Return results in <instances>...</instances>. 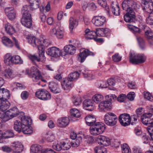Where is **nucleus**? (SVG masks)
Listing matches in <instances>:
<instances>
[{
    "label": "nucleus",
    "mask_w": 153,
    "mask_h": 153,
    "mask_svg": "<svg viewBox=\"0 0 153 153\" xmlns=\"http://www.w3.org/2000/svg\"><path fill=\"white\" fill-rule=\"evenodd\" d=\"M30 8V6L26 5L23 7L22 10V16L21 22L24 26L27 28H30L32 25L31 15L28 10Z\"/></svg>",
    "instance_id": "obj_1"
},
{
    "label": "nucleus",
    "mask_w": 153,
    "mask_h": 153,
    "mask_svg": "<svg viewBox=\"0 0 153 153\" xmlns=\"http://www.w3.org/2000/svg\"><path fill=\"white\" fill-rule=\"evenodd\" d=\"M26 72L30 77H31L33 82H38L37 84H39L40 81L46 82V81L43 79L40 73L37 68L35 67H31L30 73L28 69H26Z\"/></svg>",
    "instance_id": "obj_2"
},
{
    "label": "nucleus",
    "mask_w": 153,
    "mask_h": 153,
    "mask_svg": "<svg viewBox=\"0 0 153 153\" xmlns=\"http://www.w3.org/2000/svg\"><path fill=\"white\" fill-rule=\"evenodd\" d=\"M105 128V125L104 123L98 122L90 127V132L92 135L97 136L102 134L104 131Z\"/></svg>",
    "instance_id": "obj_3"
},
{
    "label": "nucleus",
    "mask_w": 153,
    "mask_h": 153,
    "mask_svg": "<svg viewBox=\"0 0 153 153\" xmlns=\"http://www.w3.org/2000/svg\"><path fill=\"white\" fill-rule=\"evenodd\" d=\"M146 57L143 54H137L133 52L130 53V62L134 64H138L144 62Z\"/></svg>",
    "instance_id": "obj_4"
},
{
    "label": "nucleus",
    "mask_w": 153,
    "mask_h": 153,
    "mask_svg": "<svg viewBox=\"0 0 153 153\" xmlns=\"http://www.w3.org/2000/svg\"><path fill=\"white\" fill-rule=\"evenodd\" d=\"M138 8L137 4L135 7H132L128 8L126 10V13L124 16L125 21L126 22H132L135 18V10Z\"/></svg>",
    "instance_id": "obj_5"
},
{
    "label": "nucleus",
    "mask_w": 153,
    "mask_h": 153,
    "mask_svg": "<svg viewBox=\"0 0 153 153\" xmlns=\"http://www.w3.org/2000/svg\"><path fill=\"white\" fill-rule=\"evenodd\" d=\"M105 123L107 125L112 126L115 125L117 121V117L115 114L111 112L106 113L104 116Z\"/></svg>",
    "instance_id": "obj_6"
},
{
    "label": "nucleus",
    "mask_w": 153,
    "mask_h": 153,
    "mask_svg": "<svg viewBox=\"0 0 153 153\" xmlns=\"http://www.w3.org/2000/svg\"><path fill=\"white\" fill-rule=\"evenodd\" d=\"M35 95L39 99L44 100H50L51 98L50 94L45 89H39L36 92Z\"/></svg>",
    "instance_id": "obj_7"
},
{
    "label": "nucleus",
    "mask_w": 153,
    "mask_h": 153,
    "mask_svg": "<svg viewBox=\"0 0 153 153\" xmlns=\"http://www.w3.org/2000/svg\"><path fill=\"white\" fill-rule=\"evenodd\" d=\"M112 107L111 102L109 100H104L99 104L98 109L100 112H105L110 110Z\"/></svg>",
    "instance_id": "obj_8"
},
{
    "label": "nucleus",
    "mask_w": 153,
    "mask_h": 153,
    "mask_svg": "<svg viewBox=\"0 0 153 153\" xmlns=\"http://www.w3.org/2000/svg\"><path fill=\"white\" fill-rule=\"evenodd\" d=\"M93 24L97 27L102 26L106 22L105 18L102 16H96L94 17L92 20Z\"/></svg>",
    "instance_id": "obj_9"
},
{
    "label": "nucleus",
    "mask_w": 153,
    "mask_h": 153,
    "mask_svg": "<svg viewBox=\"0 0 153 153\" xmlns=\"http://www.w3.org/2000/svg\"><path fill=\"white\" fill-rule=\"evenodd\" d=\"M44 51L45 49H40V50H38V57H37L35 55H28V57L32 61L35 60L37 61L38 62H39L40 61H44L45 59L44 55Z\"/></svg>",
    "instance_id": "obj_10"
},
{
    "label": "nucleus",
    "mask_w": 153,
    "mask_h": 153,
    "mask_svg": "<svg viewBox=\"0 0 153 153\" xmlns=\"http://www.w3.org/2000/svg\"><path fill=\"white\" fill-rule=\"evenodd\" d=\"M119 120L122 126H125L130 124L131 120L129 115L125 113L122 114L120 116Z\"/></svg>",
    "instance_id": "obj_11"
},
{
    "label": "nucleus",
    "mask_w": 153,
    "mask_h": 153,
    "mask_svg": "<svg viewBox=\"0 0 153 153\" xmlns=\"http://www.w3.org/2000/svg\"><path fill=\"white\" fill-rule=\"evenodd\" d=\"M47 53L51 56L57 57L59 56L61 53V50L55 47H53L48 48Z\"/></svg>",
    "instance_id": "obj_12"
},
{
    "label": "nucleus",
    "mask_w": 153,
    "mask_h": 153,
    "mask_svg": "<svg viewBox=\"0 0 153 153\" xmlns=\"http://www.w3.org/2000/svg\"><path fill=\"white\" fill-rule=\"evenodd\" d=\"M95 140L99 144L104 146H107L110 144L109 139L107 137L102 135H99L96 138Z\"/></svg>",
    "instance_id": "obj_13"
},
{
    "label": "nucleus",
    "mask_w": 153,
    "mask_h": 153,
    "mask_svg": "<svg viewBox=\"0 0 153 153\" xmlns=\"http://www.w3.org/2000/svg\"><path fill=\"white\" fill-rule=\"evenodd\" d=\"M5 12L7 17L11 20L14 19L16 17V12L13 7H6Z\"/></svg>",
    "instance_id": "obj_14"
},
{
    "label": "nucleus",
    "mask_w": 153,
    "mask_h": 153,
    "mask_svg": "<svg viewBox=\"0 0 153 153\" xmlns=\"http://www.w3.org/2000/svg\"><path fill=\"white\" fill-rule=\"evenodd\" d=\"M136 2L132 0H125L122 3V7L123 9L126 10L128 8L133 7H135L137 4Z\"/></svg>",
    "instance_id": "obj_15"
},
{
    "label": "nucleus",
    "mask_w": 153,
    "mask_h": 153,
    "mask_svg": "<svg viewBox=\"0 0 153 153\" xmlns=\"http://www.w3.org/2000/svg\"><path fill=\"white\" fill-rule=\"evenodd\" d=\"M69 123V120L67 117H61L57 120V124L60 128H64L67 126Z\"/></svg>",
    "instance_id": "obj_16"
},
{
    "label": "nucleus",
    "mask_w": 153,
    "mask_h": 153,
    "mask_svg": "<svg viewBox=\"0 0 153 153\" xmlns=\"http://www.w3.org/2000/svg\"><path fill=\"white\" fill-rule=\"evenodd\" d=\"M95 54V53L90 51L88 49H85L79 54L78 59H79L80 58L81 62H82L84 61L85 59L87 56L88 55L94 56Z\"/></svg>",
    "instance_id": "obj_17"
},
{
    "label": "nucleus",
    "mask_w": 153,
    "mask_h": 153,
    "mask_svg": "<svg viewBox=\"0 0 153 153\" xmlns=\"http://www.w3.org/2000/svg\"><path fill=\"white\" fill-rule=\"evenodd\" d=\"M29 43L34 47H38L39 50V46L41 43V41L34 36H30L29 37L28 40Z\"/></svg>",
    "instance_id": "obj_18"
},
{
    "label": "nucleus",
    "mask_w": 153,
    "mask_h": 153,
    "mask_svg": "<svg viewBox=\"0 0 153 153\" xmlns=\"http://www.w3.org/2000/svg\"><path fill=\"white\" fill-rule=\"evenodd\" d=\"M76 47L72 45H67L64 47V51L67 54L73 55L76 52Z\"/></svg>",
    "instance_id": "obj_19"
},
{
    "label": "nucleus",
    "mask_w": 153,
    "mask_h": 153,
    "mask_svg": "<svg viewBox=\"0 0 153 153\" xmlns=\"http://www.w3.org/2000/svg\"><path fill=\"white\" fill-rule=\"evenodd\" d=\"M49 88L51 91L54 93L57 94L60 92V90L58 87V84L54 82H51L49 83Z\"/></svg>",
    "instance_id": "obj_20"
},
{
    "label": "nucleus",
    "mask_w": 153,
    "mask_h": 153,
    "mask_svg": "<svg viewBox=\"0 0 153 153\" xmlns=\"http://www.w3.org/2000/svg\"><path fill=\"white\" fill-rule=\"evenodd\" d=\"M142 5L143 9H146L147 11L150 12L153 9V3L152 0H142Z\"/></svg>",
    "instance_id": "obj_21"
},
{
    "label": "nucleus",
    "mask_w": 153,
    "mask_h": 153,
    "mask_svg": "<svg viewBox=\"0 0 153 153\" xmlns=\"http://www.w3.org/2000/svg\"><path fill=\"white\" fill-rule=\"evenodd\" d=\"M72 82L68 77L64 79L61 83L62 88L65 90H68L72 87Z\"/></svg>",
    "instance_id": "obj_22"
},
{
    "label": "nucleus",
    "mask_w": 153,
    "mask_h": 153,
    "mask_svg": "<svg viewBox=\"0 0 153 153\" xmlns=\"http://www.w3.org/2000/svg\"><path fill=\"white\" fill-rule=\"evenodd\" d=\"M28 1L30 4V5H28L30 7V8L28 9L29 10H33L39 7V5L41 4L40 0H28Z\"/></svg>",
    "instance_id": "obj_23"
},
{
    "label": "nucleus",
    "mask_w": 153,
    "mask_h": 153,
    "mask_svg": "<svg viewBox=\"0 0 153 153\" xmlns=\"http://www.w3.org/2000/svg\"><path fill=\"white\" fill-rule=\"evenodd\" d=\"M28 1L30 4V5H28L30 7V8L28 9L29 10H33L39 7V5L41 4L40 0H28Z\"/></svg>",
    "instance_id": "obj_24"
},
{
    "label": "nucleus",
    "mask_w": 153,
    "mask_h": 153,
    "mask_svg": "<svg viewBox=\"0 0 153 153\" xmlns=\"http://www.w3.org/2000/svg\"><path fill=\"white\" fill-rule=\"evenodd\" d=\"M13 150L15 153H19L23 150V146L22 144L18 142H16L13 144Z\"/></svg>",
    "instance_id": "obj_25"
},
{
    "label": "nucleus",
    "mask_w": 153,
    "mask_h": 153,
    "mask_svg": "<svg viewBox=\"0 0 153 153\" xmlns=\"http://www.w3.org/2000/svg\"><path fill=\"white\" fill-rule=\"evenodd\" d=\"M69 28L71 33L73 32V30L78 25V22L75 19L71 17L69 20Z\"/></svg>",
    "instance_id": "obj_26"
},
{
    "label": "nucleus",
    "mask_w": 153,
    "mask_h": 153,
    "mask_svg": "<svg viewBox=\"0 0 153 153\" xmlns=\"http://www.w3.org/2000/svg\"><path fill=\"white\" fill-rule=\"evenodd\" d=\"M10 105V103L7 100L0 101V112L7 110L9 108Z\"/></svg>",
    "instance_id": "obj_27"
},
{
    "label": "nucleus",
    "mask_w": 153,
    "mask_h": 153,
    "mask_svg": "<svg viewBox=\"0 0 153 153\" xmlns=\"http://www.w3.org/2000/svg\"><path fill=\"white\" fill-rule=\"evenodd\" d=\"M93 102L91 100H86L83 102V106L86 110L91 111L93 109Z\"/></svg>",
    "instance_id": "obj_28"
},
{
    "label": "nucleus",
    "mask_w": 153,
    "mask_h": 153,
    "mask_svg": "<svg viewBox=\"0 0 153 153\" xmlns=\"http://www.w3.org/2000/svg\"><path fill=\"white\" fill-rule=\"evenodd\" d=\"M86 123L89 126L93 125L96 121L95 117L92 115H89L85 117Z\"/></svg>",
    "instance_id": "obj_29"
},
{
    "label": "nucleus",
    "mask_w": 153,
    "mask_h": 153,
    "mask_svg": "<svg viewBox=\"0 0 153 153\" xmlns=\"http://www.w3.org/2000/svg\"><path fill=\"white\" fill-rule=\"evenodd\" d=\"M85 37L87 39H94L95 35H96V32L93 31H90L88 29H86L85 30Z\"/></svg>",
    "instance_id": "obj_30"
},
{
    "label": "nucleus",
    "mask_w": 153,
    "mask_h": 153,
    "mask_svg": "<svg viewBox=\"0 0 153 153\" xmlns=\"http://www.w3.org/2000/svg\"><path fill=\"white\" fill-rule=\"evenodd\" d=\"M42 151V147L40 145L34 144L30 147L31 153H40Z\"/></svg>",
    "instance_id": "obj_31"
},
{
    "label": "nucleus",
    "mask_w": 153,
    "mask_h": 153,
    "mask_svg": "<svg viewBox=\"0 0 153 153\" xmlns=\"http://www.w3.org/2000/svg\"><path fill=\"white\" fill-rule=\"evenodd\" d=\"M92 99L95 103L98 104L103 100L104 97L101 94L97 93L92 96Z\"/></svg>",
    "instance_id": "obj_32"
},
{
    "label": "nucleus",
    "mask_w": 153,
    "mask_h": 153,
    "mask_svg": "<svg viewBox=\"0 0 153 153\" xmlns=\"http://www.w3.org/2000/svg\"><path fill=\"white\" fill-rule=\"evenodd\" d=\"M111 10L113 14L116 16H118L120 14V8L118 4L113 2L111 5Z\"/></svg>",
    "instance_id": "obj_33"
},
{
    "label": "nucleus",
    "mask_w": 153,
    "mask_h": 153,
    "mask_svg": "<svg viewBox=\"0 0 153 153\" xmlns=\"http://www.w3.org/2000/svg\"><path fill=\"white\" fill-rule=\"evenodd\" d=\"M5 29L7 33L10 35L13 34L16 32L13 27L8 23L5 25Z\"/></svg>",
    "instance_id": "obj_34"
},
{
    "label": "nucleus",
    "mask_w": 153,
    "mask_h": 153,
    "mask_svg": "<svg viewBox=\"0 0 153 153\" xmlns=\"http://www.w3.org/2000/svg\"><path fill=\"white\" fill-rule=\"evenodd\" d=\"M83 137H84V134H83L78 135V136L76 141L71 143L72 146L74 147H78L79 146L80 143L82 142V138Z\"/></svg>",
    "instance_id": "obj_35"
},
{
    "label": "nucleus",
    "mask_w": 153,
    "mask_h": 153,
    "mask_svg": "<svg viewBox=\"0 0 153 153\" xmlns=\"http://www.w3.org/2000/svg\"><path fill=\"white\" fill-rule=\"evenodd\" d=\"M3 44L6 46L11 48L13 46V44L11 40L8 38L4 36L1 38Z\"/></svg>",
    "instance_id": "obj_36"
},
{
    "label": "nucleus",
    "mask_w": 153,
    "mask_h": 153,
    "mask_svg": "<svg viewBox=\"0 0 153 153\" xmlns=\"http://www.w3.org/2000/svg\"><path fill=\"white\" fill-rule=\"evenodd\" d=\"M13 57L10 53H7L4 57V62L7 65H10L13 63Z\"/></svg>",
    "instance_id": "obj_37"
},
{
    "label": "nucleus",
    "mask_w": 153,
    "mask_h": 153,
    "mask_svg": "<svg viewBox=\"0 0 153 153\" xmlns=\"http://www.w3.org/2000/svg\"><path fill=\"white\" fill-rule=\"evenodd\" d=\"M14 128L16 131L21 132L23 128L22 124L20 121L18 120H15L14 123Z\"/></svg>",
    "instance_id": "obj_38"
},
{
    "label": "nucleus",
    "mask_w": 153,
    "mask_h": 153,
    "mask_svg": "<svg viewBox=\"0 0 153 153\" xmlns=\"http://www.w3.org/2000/svg\"><path fill=\"white\" fill-rule=\"evenodd\" d=\"M31 120V119L27 116H23L21 118V122L24 127L25 126L30 125Z\"/></svg>",
    "instance_id": "obj_39"
},
{
    "label": "nucleus",
    "mask_w": 153,
    "mask_h": 153,
    "mask_svg": "<svg viewBox=\"0 0 153 153\" xmlns=\"http://www.w3.org/2000/svg\"><path fill=\"white\" fill-rule=\"evenodd\" d=\"M79 76V74L77 71L72 72L68 75V78L71 81H74L77 79Z\"/></svg>",
    "instance_id": "obj_40"
},
{
    "label": "nucleus",
    "mask_w": 153,
    "mask_h": 153,
    "mask_svg": "<svg viewBox=\"0 0 153 153\" xmlns=\"http://www.w3.org/2000/svg\"><path fill=\"white\" fill-rule=\"evenodd\" d=\"M45 138L48 141L52 142L55 139V137L54 134L51 132H48L45 134Z\"/></svg>",
    "instance_id": "obj_41"
},
{
    "label": "nucleus",
    "mask_w": 153,
    "mask_h": 153,
    "mask_svg": "<svg viewBox=\"0 0 153 153\" xmlns=\"http://www.w3.org/2000/svg\"><path fill=\"white\" fill-rule=\"evenodd\" d=\"M0 118L1 121L3 122H7L10 119L6 112H4L2 111L0 112Z\"/></svg>",
    "instance_id": "obj_42"
},
{
    "label": "nucleus",
    "mask_w": 153,
    "mask_h": 153,
    "mask_svg": "<svg viewBox=\"0 0 153 153\" xmlns=\"http://www.w3.org/2000/svg\"><path fill=\"white\" fill-rule=\"evenodd\" d=\"M70 113L72 117L78 118L80 116V114L78 110L75 108L71 109Z\"/></svg>",
    "instance_id": "obj_43"
},
{
    "label": "nucleus",
    "mask_w": 153,
    "mask_h": 153,
    "mask_svg": "<svg viewBox=\"0 0 153 153\" xmlns=\"http://www.w3.org/2000/svg\"><path fill=\"white\" fill-rule=\"evenodd\" d=\"M84 77L88 80H91L95 78L94 76L91 71H85L82 73Z\"/></svg>",
    "instance_id": "obj_44"
},
{
    "label": "nucleus",
    "mask_w": 153,
    "mask_h": 153,
    "mask_svg": "<svg viewBox=\"0 0 153 153\" xmlns=\"http://www.w3.org/2000/svg\"><path fill=\"white\" fill-rule=\"evenodd\" d=\"M22 131L25 134H31L33 132L32 128L30 125L25 126V127L23 128Z\"/></svg>",
    "instance_id": "obj_45"
},
{
    "label": "nucleus",
    "mask_w": 153,
    "mask_h": 153,
    "mask_svg": "<svg viewBox=\"0 0 153 153\" xmlns=\"http://www.w3.org/2000/svg\"><path fill=\"white\" fill-rule=\"evenodd\" d=\"M152 114L150 113H147L143 114L141 116V121L143 124H145L149 117H152Z\"/></svg>",
    "instance_id": "obj_46"
},
{
    "label": "nucleus",
    "mask_w": 153,
    "mask_h": 153,
    "mask_svg": "<svg viewBox=\"0 0 153 153\" xmlns=\"http://www.w3.org/2000/svg\"><path fill=\"white\" fill-rule=\"evenodd\" d=\"M94 151L95 153H107L106 148L100 146L95 147Z\"/></svg>",
    "instance_id": "obj_47"
},
{
    "label": "nucleus",
    "mask_w": 153,
    "mask_h": 153,
    "mask_svg": "<svg viewBox=\"0 0 153 153\" xmlns=\"http://www.w3.org/2000/svg\"><path fill=\"white\" fill-rule=\"evenodd\" d=\"M52 148L56 151H60L62 150L61 143L58 142H54L52 146Z\"/></svg>",
    "instance_id": "obj_48"
},
{
    "label": "nucleus",
    "mask_w": 153,
    "mask_h": 153,
    "mask_svg": "<svg viewBox=\"0 0 153 153\" xmlns=\"http://www.w3.org/2000/svg\"><path fill=\"white\" fill-rule=\"evenodd\" d=\"M122 153H131V150L128 146L126 143L123 144L121 146Z\"/></svg>",
    "instance_id": "obj_49"
},
{
    "label": "nucleus",
    "mask_w": 153,
    "mask_h": 153,
    "mask_svg": "<svg viewBox=\"0 0 153 153\" xmlns=\"http://www.w3.org/2000/svg\"><path fill=\"white\" fill-rule=\"evenodd\" d=\"M99 88H105L108 87V84L106 81H102L98 82L96 85Z\"/></svg>",
    "instance_id": "obj_50"
},
{
    "label": "nucleus",
    "mask_w": 153,
    "mask_h": 153,
    "mask_svg": "<svg viewBox=\"0 0 153 153\" xmlns=\"http://www.w3.org/2000/svg\"><path fill=\"white\" fill-rule=\"evenodd\" d=\"M13 63L16 64H22L23 61L21 57L19 56L16 55L13 57Z\"/></svg>",
    "instance_id": "obj_51"
},
{
    "label": "nucleus",
    "mask_w": 153,
    "mask_h": 153,
    "mask_svg": "<svg viewBox=\"0 0 153 153\" xmlns=\"http://www.w3.org/2000/svg\"><path fill=\"white\" fill-rule=\"evenodd\" d=\"M4 76L7 78H13L15 76L13 71L11 69H8L5 71Z\"/></svg>",
    "instance_id": "obj_52"
},
{
    "label": "nucleus",
    "mask_w": 153,
    "mask_h": 153,
    "mask_svg": "<svg viewBox=\"0 0 153 153\" xmlns=\"http://www.w3.org/2000/svg\"><path fill=\"white\" fill-rule=\"evenodd\" d=\"M73 102L75 105H79L82 102L81 98L80 97H74L73 99Z\"/></svg>",
    "instance_id": "obj_53"
},
{
    "label": "nucleus",
    "mask_w": 153,
    "mask_h": 153,
    "mask_svg": "<svg viewBox=\"0 0 153 153\" xmlns=\"http://www.w3.org/2000/svg\"><path fill=\"white\" fill-rule=\"evenodd\" d=\"M2 90H3L2 96H3V100H7V99H9L10 97L9 91L7 89L4 88H2Z\"/></svg>",
    "instance_id": "obj_54"
},
{
    "label": "nucleus",
    "mask_w": 153,
    "mask_h": 153,
    "mask_svg": "<svg viewBox=\"0 0 153 153\" xmlns=\"http://www.w3.org/2000/svg\"><path fill=\"white\" fill-rule=\"evenodd\" d=\"M51 6L50 4L48 3L45 7L41 6L40 8V10L42 13H46L50 11L51 10Z\"/></svg>",
    "instance_id": "obj_55"
},
{
    "label": "nucleus",
    "mask_w": 153,
    "mask_h": 153,
    "mask_svg": "<svg viewBox=\"0 0 153 153\" xmlns=\"http://www.w3.org/2000/svg\"><path fill=\"white\" fill-rule=\"evenodd\" d=\"M4 139L13 137H14V134L12 131L7 130L4 133Z\"/></svg>",
    "instance_id": "obj_56"
},
{
    "label": "nucleus",
    "mask_w": 153,
    "mask_h": 153,
    "mask_svg": "<svg viewBox=\"0 0 153 153\" xmlns=\"http://www.w3.org/2000/svg\"><path fill=\"white\" fill-rule=\"evenodd\" d=\"M143 94L144 98L147 100L151 102L153 101V97L149 92L145 91Z\"/></svg>",
    "instance_id": "obj_57"
},
{
    "label": "nucleus",
    "mask_w": 153,
    "mask_h": 153,
    "mask_svg": "<svg viewBox=\"0 0 153 153\" xmlns=\"http://www.w3.org/2000/svg\"><path fill=\"white\" fill-rule=\"evenodd\" d=\"M62 150H67L71 147V143L68 142H63L61 143Z\"/></svg>",
    "instance_id": "obj_58"
},
{
    "label": "nucleus",
    "mask_w": 153,
    "mask_h": 153,
    "mask_svg": "<svg viewBox=\"0 0 153 153\" xmlns=\"http://www.w3.org/2000/svg\"><path fill=\"white\" fill-rule=\"evenodd\" d=\"M112 59L114 62H119L121 60L122 56L118 53H116L112 56Z\"/></svg>",
    "instance_id": "obj_59"
},
{
    "label": "nucleus",
    "mask_w": 153,
    "mask_h": 153,
    "mask_svg": "<svg viewBox=\"0 0 153 153\" xmlns=\"http://www.w3.org/2000/svg\"><path fill=\"white\" fill-rule=\"evenodd\" d=\"M48 45V40L47 39H44L42 42L41 41V43L39 47V50L40 49H45V47H47Z\"/></svg>",
    "instance_id": "obj_60"
},
{
    "label": "nucleus",
    "mask_w": 153,
    "mask_h": 153,
    "mask_svg": "<svg viewBox=\"0 0 153 153\" xmlns=\"http://www.w3.org/2000/svg\"><path fill=\"white\" fill-rule=\"evenodd\" d=\"M12 86L13 88V90H15L17 89H20L22 88L23 86L22 85L21 83L14 82L12 84Z\"/></svg>",
    "instance_id": "obj_61"
},
{
    "label": "nucleus",
    "mask_w": 153,
    "mask_h": 153,
    "mask_svg": "<svg viewBox=\"0 0 153 153\" xmlns=\"http://www.w3.org/2000/svg\"><path fill=\"white\" fill-rule=\"evenodd\" d=\"M137 40L139 44L140 47L142 49L145 48V43L143 39L141 37L139 36L137 37Z\"/></svg>",
    "instance_id": "obj_62"
},
{
    "label": "nucleus",
    "mask_w": 153,
    "mask_h": 153,
    "mask_svg": "<svg viewBox=\"0 0 153 153\" xmlns=\"http://www.w3.org/2000/svg\"><path fill=\"white\" fill-rule=\"evenodd\" d=\"M126 99V96L125 94H122L120 95L117 98V101L119 102H123Z\"/></svg>",
    "instance_id": "obj_63"
},
{
    "label": "nucleus",
    "mask_w": 153,
    "mask_h": 153,
    "mask_svg": "<svg viewBox=\"0 0 153 153\" xmlns=\"http://www.w3.org/2000/svg\"><path fill=\"white\" fill-rule=\"evenodd\" d=\"M148 132L152 140H153V126H149L147 128Z\"/></svg>",
    "instance_id": "obj_64"
}]
</instances>
